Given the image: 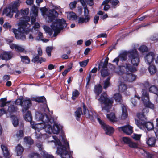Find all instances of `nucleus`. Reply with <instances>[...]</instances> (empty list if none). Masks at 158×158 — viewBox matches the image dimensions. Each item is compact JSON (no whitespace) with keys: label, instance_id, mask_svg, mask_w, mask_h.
<instances>
[{"label":"nucleus","instance_id":"obj_40","mask_svg":"<svg viewBox=\"0 0 158 158\" xmlns=\"http://www.w3.org/2000/svg\"><path fill=\"white\" fill-rule=\"evenodd\" d=\"M128 116L127 110L125 107H123L122 109V114L121 118L122 119H125Z\"/></svg>","mask_w":158,"mask_h":158},{"label":"nucleus","instance_id":"obj_48","mask_svg":"<svg viewBox=\"0 0 158 158\" xmlns=\"http://www.w3.org/2000/svg\"><path fill=\"white\" fill-rule=\"evenodd\" d=\"M30 158H40L39 154L37 153H31L29 155Z\"/></svg>","mask_w":158,"mask_h":158},{"label":"nucleus","instance_id":"obj_7","mask_svg":"<svg viewBox=\"0 0 158 158\" xmlns=\"http://www.w3.org/2000/svg\"><path fill=\"white\" fill-rule=\"evenodd\" d=\"M98 100L101 104H103L105 105L104 106L102 107V110H104L108 112L111 109L113 102V100L109 98L107 93L104 92L101 94Z\"/></svg>","mask_w":158,"mask_h":158},{"label":"nucleus","instance_id":"obj_54","mask_svg":"<svg viewBox=\"0 0 158 158\" xmlns=\"http://www.w3.org/2000/svg\"><path fill=\"white\" fill-rule=\"evenodd\" d=\"M128 146L131 148H138V145L137 143L135 142H132L131 141L130 142V143L129 144Z\"/></svg>","mask_w":158,"mask_h":158},{"label":"nucleus","instance_id":"obj_32","mask_svg":"<svg viewBox=\"0 0 158 158\" xmlns=\"http://www.w3.org/2000/svg\"><path fill=\"white\" fill-rule=\"evenodd\" d=\"M149 65L148 70L151 74H155L157 71V69L156 66L153 64H149Z\"/></svg>","mask_w":158,"mask_h":158},{"label":"nucleus","instance_id":"obj_5","mask_svg":"<svg viewBox=\"0 0 158 158\" xmlns=\"http://www.w3.org/2000/svg\"><path fill=\"white\" fill-rule=\"evenodd\" d=\"M20 3L19 1H15L11 5H10L8 8L4 9L3 12L6 14L7 16L10 17H12L13 13H16L15 17L17 19H21L22 18L21 12L18 10V8L20 6Z\"/></svg>","mask_w":158,"mask_h":158},{"label":"nucleus","instance_id":"obj_43","mask_svg":"<svg viewBox=\"0 0 158 158\" xmlns=\"http://www.w3.org/2000/svg\"><path fill=\"white\" fill-rule=\"evenodd\" d=\"M29 10L28 8H27L24 10L21 9L20 10V12L22 18L24 17L25 16H27L29 14Z\"/></svg>","mask_w":158,"mask_h":158},{"label":"nucleus","instance_id":"obj_4","mask_svg":"<svg viewBox=\"0 0 158 158\" xmlns=\"http://www.w3.org/2000/svg\"><path fill=\"white\" fill-rule=\"evenodd\" d=\"M35 117L37 120L41 121L43 123L42 124L43 126L40 128V129H45L46 132L48 133L52 132V127L48 124L49 122L52 123L51 119L46 114L37 112L36 113Z\"/></svg>","mask_w":158,"mask_h":158},{"label":"nucleus","instance_id":"obj_8","mask_svg":"<svg viewBox=\"0 0 158 158\" xmlns=\"http://www.w3.org/2000/svg\"><path fill=\"white\" fill-rule=\"evenodd\" d=\"M12 32L14 33L15 37L17 40H20L24 41L26 40V37L24 33L27 34L30 31L31 29H26L25 28L23 29L19 28L17 30L15 28H13L12 30Z\"/></svg>","mask_w":158,"mask_h":158},{"label":"nucleus","instance_id":"obj_51","mask_svg":"<svg viewBox=\"0 0 158 158\" xmlns=\"http://www.w3.org/2000/svg\"><path fill=\"white\" fill-rule=\"evenodd\" d=\"M7 100L6 98H1L0 99V102H1L0 106L1 107H4L5 106H6V101Z\"/></svg>","mask_w":158,"mask_h":158},{"label":"nucleus","instance_id":"obj_2","mask_svg":"<svg viewBox=\"0 0 158 158\" xmlns=\"http://www.w3.org/2000/svg\"><path fill=\"white\" fill-rule=\"evenodd\" d=\"M128 56L132 64L138 66L140 62L138 52L136 49H132L128 52L125 51L120 54L118 57L121 60L126 61Z\"/></svg>","mask_w":158,"mask_h":158},{"label":"nucleus","instance_id":"obj_11","mask_svg":"<svg viewBox=\"0 0 158 158\" xmlns=\"http://www.w3.org/2000/svg\"><path fill=\"white\" fill-rule=\"evenodd\" d=\"M20 104L22 107V111L23 113H25L29 109L31 105V102L30 99L20 100Z\"/></svg>","mask_w":158,"mask_h":158},{"label":"nucleus","instance_id":"obj_56","mask_svg":"<svg viewBox=\"0 0 158 158\" xmlns=\"http://www.w3.org/2000/svg\"><path fill=\"white\" fill-rule=\"evenodd\" d=\"M143 86L146 89H149L151 86V85L148 81H145L143 84Z\"/></svg>","mask_w":158,"mask_h":158},{"label":"nucleus","instance_id":"obj_42","mask_svg":"<svg viewBox=\"0 0 158 158\" xmlns=\"http://www.w3.org/2000/svg\"><path fill=\"white\" fill-rule=\"evenodd\" d=\"M24 141L27 143L31 145L34 143V141L30 137H25L24 138Z\"/></svg>","mask_w":158,"mask_h":158},{"label":"nucleus","instance_id":"obj_19","mask_svg":"<svg viewBox=\"0 0 158 158\" xmlns=\"http://www.w3.org/2000/svg\"><path fill=\"white\" fill-rule=\"evenodd\" d=\"M146 143L148 146L154 147L156 141L155 137H151L147 139Z\"/></svg>","mask_w":158,"mask_h":158},{"label":"nucleus","instance_id":"obj_53","mask_svg":"<svg viewBox=\"0 0 158 158\" xmlns=\"http://www.w3.org/2000/svg\"><path fill=\"white\" fill-rule=\"evenodd\" d=\"M122 141L124 142V144L129 145L131 141V140L128 137H123L122 138Z\"/></svg>","mask_w":158,"mask_h":158},{"label":"nucleus","instance_id":"obj_57","mask_svg":"<svg viewBox=\"0 0 158 158\" xmlns=\"http://www.w3.org/2000/svg\"><path fill=\"white\" fill-rule=\"evenodd\" d=\"M141 135L134 134L132 136V138L135 140H139L140 139Z\"/></svg>","mask_w":158,"mask_h":158},{"label":"nucleus","instance_id":"obj_45","mask_svg":"<svg viewBox=\"0 0 158 158\" xmlns=\"http://www.w3.org/2000/svg\"><path fill=\"white\" fill-rule=\"evenodd\" d=\"M110 3L112 5V7L114 8L119 3V1L118 0H110Z\"/></svg>","mask_w":158,"mask_h":158},{"label":"nucleus","instance_id":"obj_24","mask_svg":"<svg viewBox=\"0 0 158 158\" xmlns=\"http://www.w3.org/2000/svg\"><path fill=\"white\" fill-rule=\"evenodd\" d=\"M15 150L17 153V155L18 156H19L21 155L23 153L24 149L20 144H18L16 147Z\"/></svg>","mask_w":158,"mask_h":158},{"label":"nucleus","instance_id":"obj_26","mask_svg":"<svg viewBox=\"0 0 158 158\" xmlns=\"http://www.w3.org/2000/svg\"><path fill=\"white\" fill-rule=\"evenodd\" d=\"M67 18L70 20H76L77 19L78 16L75 13L71 12L68 13Z\"/></svg>","mask_w":158,"mask_h":158},{"label":"nucleus","instance_id":"obj_38","mask_svg":"<svg viewBox=\"0 0 158 158\" xmlns=\"http://www.w3.org/2000/svg\"><path fill=\"white\" fill-rule=\"evenodd\" d=\"M32 119V117L31 112L29 111H27L24 116V119L26 121H31Z\"/></svg>","mask_w":158,"mask_h":158},{"label":"nucleus","instance_id":"obj_59","mask_svg":"<svg viewBox=\"0 0 158 158\" xmlns=\"http://www.w3.org/2000/svg\"><path fill=\"white\" fill-rule=\"evenodd\" d=\"M40 10L41 11L42 14L43 15H46L47 12L48 11V10L46 7H44L41 8L40 9Z\"/></svg>","mask_w":158,"mask_h":158},{"label":"nucleus","instance_id":"obj_14","mask_svg":"<svg viewBox=\"0 0 158 158\" xmlns=\"http://www.w3.org/2000/svg\"><path fill=\"white\" fill-rule=\"evenodd\" d=\"M155 55L153 52H149L144 57L145 62L148 64H150L154 61Z\"/></svg>","mask_w":158,"mask_h":158},{"label":"nucleus","instance_id":"obj_15","mask_svg":"<svg viewBox=\"0 0 158 158\" xmlns=\"http://www.w3.org/2000/svg\"><path fill=\"white\" fill-rule=\"evenodd\" d=\"M133 127L129 125L121 127L119 128V130H120L126 134L130 135L133 132Z\"/></svg>","mask_w":158,"mask_h":158},{"label":"nucleus","instance_id":"obj_31","mask_svg":"<svg viewBox=\"0 0 158 158\" xmlns=\"http://www.w3.org/2000/svg\"><path fill=\"white\" fill-rule=\"evenodd\" d=\"M109 60V58L107 57L104 60V62H101L98 64L99 69H100L101 68H107Z\"/></svg>","mask_w":158,"mask_h":158},{"label":"nucleus","instance_id":"obj_36","mask_svg":"<svg viewBox=\"0 0 158 158\" xmlns=\"http://www.w3.org/2000/svg\"><path fill=\"white\" fill-rule=\"evenodd\" d=\"M102 68V69L100 71L102 76L103 77H105L108 76L110 74V73L109 72L108 70L107 69V68Z\"/></svg>","mask_w":158,"mask_h":158},{"label":"nucleus","instance_id":"obj_46","mask_svg":"<svg viewBox=\"0 0 158 158\" xmlns=\"http://www.w3.org/2000/svg\"><path fill=\"white\" fill-rule=\"evenodd\" d=\"M20 20L21 22L19 28L23 29V28H26L27 26L29 24L28 23L21 19Z\"/></svg>","mask_w":158,"mask_h":158},{"label":"nucleus","instance_id":"obj_44","mask_svg":"<svg viewBox=\"0 0 158 158\" xmlns=\"http://www.w3.org/2000/svg\"><path fill=\"white\" fill-rule=\"evenodd\" d=\"M80 94V93L78 90H75L73 92L72 94V99L73 100H75L77 98Z\"/></svg>","mask_w":158,"mask_h":158},{"label":"nucleus","instance_id":"obj_35","mask_svg":"<svg viewBox=\"0 0 158 158\" xmlns=\"http://www.w3.org/2000/svg\"><path fill=\"white\" fill-rule=\"evenodd\" d=\"M11 118L12 119V122L14 126L15 127H17L19 124V119L15 115H11Z\"/></svg>","mask_w":158,"mask_h":158},{"label":"nucleus","instance_id":"obj_27","mask_svg":"<svg viewBox=\"0 0 158 158\" xmlns=\"http://www.w3.org/2000/svg\"><path fill=\"white\" fill-rule=\"evenodd\" d=\"M114 98L116 102H119L120 104L123 102L122 96L119 93L115 94L114 95Z\"/></svg>","mask_w":158,"mask_h":158},{"label":"nucleus","instance_id":"obj_50","mask_svg":"<svg viewBox=\"0 0 158 158\" xmlns=\"http://www.w3.org/2000/svg\"><path fill=\"white\" fill-rule=\"evenodd\" d=\"M89 61V59H87L83 61L80 62L79 63L81 67H84L87 65Z\"/></svg>","mask_w":158,"mask_h":158},{"label":"nucleus","instance_id":"obj_49","mask_svg":"<svg viewBox=\"0 0 158 158\" xmlns=\"http://www.w3.org/2000/svg\"><path fill=\"white\" fill-rule=\"evenodd\" d=\"M16 135L18 138L20 139L24 136L23 131L22 130H19L17 132Z\"/></svg>","mask_w":158,"mask_h":158},{"label":"nucleus","instance_id":"obj_55","mask_svg":"<svg viewBox=\"0 0 158 158\" xmlns=\"http://www.w3.org/2000/svg\"><path fill=\"white\" fill-rule=\"evenodd\" d=\"M39 55H34L31 60V61L34 63L37 62L38 63V61L39 59Z\"/></svg>","mask_w":158,"mask_h":158},{"label":"nucleus","instance_id":"obj_25","mask_svg":"<svg viewBox=\"0 0 158 158\" xmlns=\"http://www.w3.org/2000/svg\"><path fill=\"white\" fill-rule=\"evenodd\" d=\"M149 91L157 95L158 97V88L155 85H151L149 88Z\"/></svg>","mask_w":158,"mask_h":158},{"label":"nucleus","instance_id":"obj_62","mask_svg":"<svg viewBox=\"0 0 158 158\" xmlns=\"http://www.w3.org/2000/svg\"><path fill=\"white\" fill-rule=\"evenodd\" d=\"M110 82H108L107 81H104V86H103V88L104 89H107L109 87L110 85Z\"/></svg>","mask_w":158,"mask_h":158},{"label":"nucleus","instance_id":"obj_9","mask_svg":"<svg viewBox=\"0 0 158 158\" xmlns=\"http://www.w3.org/2000/svg\"><path fill=\"white\" fill-rule=\"evenodd\" d=\"M142 92V100L145 107L148 108L144 109H147L149 110L148 108H150L152 109H154V105L150 102L149 94L147 90L143 89Z\"/></svg>","mask_w":158,"mask_h":158},{"label":"nucleus","instance_id":"obj_23","mask_svg":"<svg viewBox=\"0 0 158 158\" xmlns=\"http://www.w3.org/2000/svg\"><path fill=\"white\" fill-rule=\"evenodd\" d=\"M1 148L3 151L4 156L5 158H10L9 157L10 153L8 150L7 148L4 145H1Z\"/></svg>","mask_w":158,"mask_h":158},{"label":"nucleus","instance_id":"obj_34","mask_svg":"<svg viewBox=\"0 0 158 158\" xmlns=\"http://www.w3.org/2000/svg\"><path fill=\"white\" fill-rule=\"evenodd\" d=\"M81 113H82L81 108L79 107L77 108V110L75 112V115L76 117V120L78 121L80 120Z\"/></svg>","mask_w":158,"mask_h":158},{"label":"nucleus","instance_id":"obj_41","mask_svg":"<svg viewBox=\"0 0 158 158\" xmlns=\"http://www.w3.org/2000/svg\"><path fill=\"white\" fill-rule=\"evenodd\" d=\"M40 154L43 157V158H54L53 156L48 154L45 151H41Z\"/></svg>","mask_w":158,"mask_h":158},{"label":"nucleus","instance_id":"obj_10","mask_svg":"<svg viewBox=\"0 0 158 158\" xmlns=\"http://www.w3.org/2000/svg\"><path fill=\"white\" fill-rule=\"evenodd\" d=\"M97 120L101 126L102 128L104 130L106 134L111 136L114 131V128L111 126L106 124L100 118H97Z\"/></svg>","mask_w":158,"mask_h":158},{"label":"nucleus","instance_id":"obj_30","mask_svg":"<svg viewBox=\"0 0 158 158\" xmlns=\"http://www.w3.org/2000/svg\"><path fill=\"white\" fill-rule=\"evenodd\" d=\"M34 100L35 101L38 103H45L46 105H47L46 100L44 96L37 97L34 99Z\"/></svg>","mask_w":158,"mask_h":158},{"label":"nucleus","instance_id":"obj_13","mask_svg":"<svg viewBox=\"0 0 158 158\" xmlns=\"http://www.w3.org/2000/svg\"><path fill=\"white\" fill-rule=\"evenodd\" d=\"M46 15L50 22H52L58 15V13L54 9H50L47 12Z\"/></svg>","mask_w":158,"mask_h":158},{"label":"nucleus","instance_id":"obj_22","mask_svg":"<svg viewBox=\"0 0 158 158\" xmlns=\"http://www.w3.org/2000/svg\"><path fill=\"white\" fill-rule=\"evenodd\" d=\"M21 61L25 64H28L30 62V59L27 56H20Z\"/></svg>","mask_w":158,"mask_h":158},{"label":"nucleus","instance_id":"obj_20","mask_svg":"<svg viewBox=\"0 0 158 158\" xmlns=\"http://www.w3.org/2000/svg\"><path fill=\"white\" fill-rule=\"evenodd\" d=\"M0 56L2 60H7L10 59L12 57V56L10 52H5L2 53Z\"/></svg>","mask_w":158,"mask_h":158},{"label":"nucleus","instance_id":"obj_47","mask_svg":"<svg viewBox=\"0 0 158 158\" xmlns=\"http://www.w3.org/2000/svg\"><path fill=\"white\" fill-rule=\"evenodd\" d=\"M84 9V15L85 16L88 17L89 18H90V16L89 15V10L88 9L87 5H85L84 6H83Z\"/></svg>","mask_w":158,"mask_h":158},{"label":"nucleus","instance_id":"obj_28","mask_svg":"<svg viewBox=\"0 0 158 158\" xmlns=\"http://www.w3.org/2000/svg\"><path fill=\"white\" fill-rule=\"evenodd\" d=\"M18 109L17 106H15L14 105H10L8 106L7 110L11 114L13 113L16 112Z\"/></svg>","mask_w":158,"mask_h":158},{"label":"nucleus","instance_id":"obj_60","mask_svg":"<svg viewBox=\"0 0 158 158\" xmlns=\"http://www.w3.org/2000/svg\"><path fill=\"white\" fill-rule=\"evenodd\" d=\"M3 27L6 29H10L12 27L11 24L7 22H6L3 25Z\"/></svg>","mask_w":158,"mask_h":158},{"label":"nucleus","instance_id":"obj_12","mask_svg":"<svg viewBox=\"0 0 158 158\" xmlns=\"http://www.w3.org/2000/svg\"><path fill=\"white\" fill-rule=\"evenodd\" d=\"M135 66H136L132 65L129 63H126L122 66V68L125 69L126 73H133L137 71Z\"/></svg>","mask_w":158,"mask_h":158},{"label":"nucleus","instance_id":"obj_58","mask_svg":"<svg viewBox=\"0 0 158 158\" xmlns=\"http://www.w3.org/2000/svg\"><path fill=\"white\" fill-rule=\"evenodd\" d=\"M52 49V47H51L48 46L46 47V52L48 56H51V52Z\"/></svg>","mask_w":158,"mask_h":158},{"label":"nucleus","instance_id":"obj_16","mask_svg":"<svg viewBox=\"0 0 158 158\" xmlns=\"http://www.w3.org/2000/svg\"><path fill=\"white\" fill-rule=\"evenodd\" d=\"M10 48L12 49H15V50L18 52L23 53L25 54H26L27 53V51L24 48L19 45L15 44H13L10 45Z\"/></svg>","mask_w":158,"mask_h":158},{"label":"nucleus","instance_id":"obj_37","mask_svg":"<svg viewBox=\"0 0 158 158\" xmlns=\"http://www.w3.org/2000/svg\"><path fill=\"white\" fill-rule=\"evenodd\" d=\"M107 118L110 121L114 122H115L116 117L114 113L111 112L109 114H107L106 115Z\"/></svg>","mask_w":158,"mask_h":158},{"label":"nucleus","instance_id":"obj_61","mask_svg":"<svg viewBox=\"0 0 158 158\" xmlns=\"http://www.w3.org/2000/svg\"><path fill=\"white\" fill-rule=\"evenodd\" d=\"M52 29H51L49 27H48L46 30V32L50 36L52 35L53 34V31Z\"/></svg>","mask_w":158,"mask_h":158},{"label":"nucleus","instance_id":"obj_21","mask_svg":"<svg viewBox=\"0 0 158 158\" xmlns=\"http://www.w3.org/2000/svg\"><path fill=\"white\" fill-rule=\"evenodd\" d=\"M83 114L85 115H86V116L87 118L90 119L93 118V116L91 115L89 113V110L87 109L86 106L84 104H83Z\"/></svg>","mask_w":158,"mask_h":158},{"label":"nucleus","instance_id":"obj_6","mask_svg":"<svg viewBox=\"0 0 158 158\" xmlns=\"http://www.w3.org/2000/svg\"><path fill=\"white\" fill-rule=\"evenodd\" d=\"M67 25L66 21L63 19H56L52 23L51 26L52 29L54 32L53 36H56L64 27H66Z\"/></svg>","mask_w":158,"mask_h":158},{"label":"nucleus","instance_id":"obj_39","mask_svg":"<svg viewBox=\"0 0 158 158\" xmlns=\"http://www.w3.org/2000/svg\"><path fill=\"white\" fill-rule=\"evenodd\" d=\"M127 89V85L121 82L119 86V90L121 92L125 91Z\"/></svg>","mask_w":158,"mask_h":158},{"label":"nucleus","instance_id":"obj_1","mask_svg":"<svg viewBox=\"0 0 158 158\" xmlns=\"http://www.w3.org/2000/svg\"><path fill=\"white\" fill-rule=\"evenodd\" d=\"M149 112V110L148 109H143L142 112L138 113L137 114V116L139 119H135V123L138 127H143L146 128L148 131H150L154 128L153 123L147 122V118L145 114H147Z\"/></svg>","mask_w":158,"mask_h":158},{"label":"nucleus","instance_id":"obj_63","mask_svg":"<svg viewBox=\"0 0 158 158\" xmlns=\"http://www.w3.org/2000/svg\"><path fill=\"white\" fill-rule=\"evenodd\" d=\"M77 3V1H74L73 2L70 3L69 4V6L71 8H75L76 6V5Z\"/></svg>","mask_w":158,"mask_h":158},{"label":"nucleus","instance_id":"obj_3","mask_svg":"<svg viewBox=\"0 0 158 158\" xmlns=\"http://www.w3.org/2000/svg\"><path fill=\"white\" fill-rule=\"evenodd\" d=\"M53 137L55 145H58L56 153L60 155L61 158H71L72 157L70 152L69 151V147L68 148L67 146L62 144L61 142L56 136Z\"/></svg>","mask_w":158,"mask_h":158},{"label":"nucleus","instance_id":"obj_64","mask_svg":"<svg viewBox=\"0 0 158 158\" xmlns=\"http://www.w3.org/2000/svg\"><path fill=\"white\" fill-rule=\"evenodd\" d=\"M99 16L97 15L94 16V23L96 24L98 23V20L99 19Z\"/></svg>","mask_w":158,"mask_h":158},{"label":"nucleus","instance_id":"obj_52","mask_svg":"<svg viewBox=\"0 0 158 158\" xmlns=\"http://www.w3.org/2000/svg\"><path fill=\"white\" fill-rule=\"evenodd\" d=\"M148 47L144 45L141 46L139 48V50L142 52H146L148 50Z\"/></svg>","mask_w":158,"mask_h":158},{"label":"nucleus","instance_id":"obj_33","mask_svg":"<svg viewBox=\"0 0 158 158\" xmlns=\"http://www.w3.org/2000/svg\"><path fill=\"white\" fill-rule=\"evenodd\" d=\"M90 18L85 16L83 17H80L78 18V23H79L82 24L84 23H85L89 21Z\"/></svg>","mask_w":158,"mask_h":158},{"label":"nucleus","instance_id":"obj_29","mask_svg":"<svg viewBox=\"0 0 158 158\" xmlns=\"http://www.w3.org/2000/svg\"><path fill=\"white\" fill-rule=\"evenodd\" d=\"M61 128L60 126L56 123H54L52 130V132L55 134H58Z\"/></svg>","mask_w":158,"mask_h":158},{"label":"nucleus","instance_id":"obj_17","mask_svg":"<svg viewBox=\"0 0 158 158\" xmlns=\"http://www.w3.org/2000/svg\"><path fill=\"white\" fill-rule=\"evenodd\" d=\"M136 77L132 73H126V75L124 76L123 78L125 81L131 82L136 79Z\"/></svg>","mask_w":158,"mask_h":158},{"label":"nucleus","instance_id":"obj_18","mask_svg":"<svg viewBox=\"0 0 158 158\" xmlns=\"http://www.w3.org/2000/svg\"><path fill=\"white\" fill-rule=\"evenodd\" d=\"M102 86L100 84H97L94 86V91L95 94V98H97L102 91Z\"/></svg>","mask_w":158,"mask_h":158}]
</instances>
